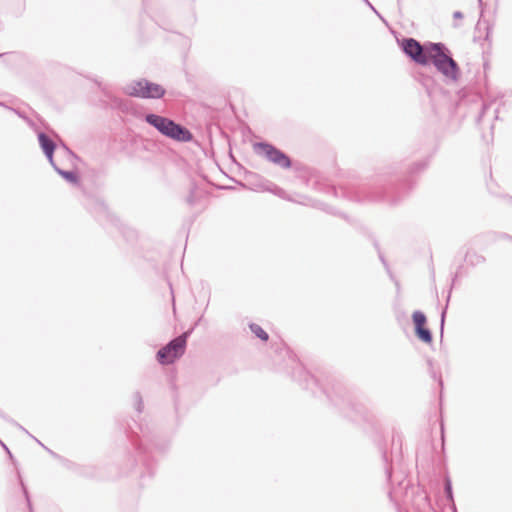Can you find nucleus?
I'll return each mask as SVG.
<instances>
[{
	"mask_svg": "<svg viewBox=\"0 0 512 512\" xmlns=\"http://www.w3.org/2000/svg\"><path fill=\"white\" fill-rule=\"evenodd\" d=\"M145 120L161 134L169 138L178 141H189L191 139V134L187 129L181 127L168 118L156 114H147L145 116Z\"/></svg>",
	"mask_w": 512,
	"mask_h": 512,
	"instance_id": "obj_2",
	"label": "nucleus"
},
{
	"mask_svg": "<svg viewBox=\"0 0 512 512\" xmlns=\"http://www.w3.org/2000/svg\"><path fill=\"white\" fill-rule=\"evenodd\" d=\"M453 18H454L455 20H461V19L463 18V14H462L461 12H459V11H456V12H454V14H453Z\"/></svg>",
	"mask_w": 512,
	"mask_h": 512,
	"instance_id": "obj_12",
	"label": "nucleus"
},
{
	"mask_svg": "<svg viewBox=\"0 0 512 512\" xmlns=\"http://www.w3.org/2000/svg\"><path fill=\"white\" fill-rule=\"evenodd\" d=\"M413 322L415 324L416 329L424 327V325L426 323V317L422 312L415 311L413 313Z\"/></svg>",
	"mask_w": 512,
	"mask_h": 512,
	"instance_id": "obj_9",
	"label": "nucleus"
},
{
	"mask_svg": "<svg viewBox=\"0 0 512 512\" xmlns=\"http://www.w3.org/2000/svg\"><path fill=\"white\" fill-rule=\"evenodd\" d=\"M38 138H39V143H40L41 148L43 149L49 162L53 165V152H54L53 142L43 133H40Z\"/></svg>",
	"mask_w": 512,
	"mask_h": 512,
	"instance_id": "obj_7",
	"label": "nucleus"
},
{
	"mask_svg": "<svg viewBox=\"0 0 512 512\" xmlns=\"http://www.w3.org/2000/svg\"><path fill=\"white\" fill-rule=\"evenodd\" d=\"M253 150L258 156L281 168H289L291 165L289 158L282 151L268 143H255Z\"/></svg>",
	"mask_w": 512,
	"mask_h": 512,
	"instance_id": "obj_5",
	"label": "nucleus"
},
{
	"mask_svg": "<svg viewBox=\"0 0 512 512\" xmlns=\"http://www.w3.org/2000/svg\"><path fill=\"white\" fill-rule=\"evenodd\" d=\"M251 331L263 341L268 340V334L257 324L250 325Z\"/></svg>",
	"mask_w": 512,
	"mask_h": 512,
	"instance_id": "obj_10",
	"label": "nucleus"
},
{
	"mask_svg": "<svg viewBox=\"0 0 512 512\" xmlns=\"http://www.w3.org/2000/svg\"><path fill=\"white\" fill-rule=\"evenodd\" d=\"M446 490H447L448 496L451 498L452 496H451V485H450V482H447Z\"/></svg>",
	"mask_w": 512,
	"mask_h": 512,
	"instance_id": "obj_13",
	"label": "nucleus"
},
{
	"mask_svg": "<svg viewBox=\"0 0 512 512\" xmlns=\"http://www.w3.org/2000/svg\"><path fill=\"white\" fill-rule=\"evenodd\" d=\"M416 335L425 343H430L432 341L431 333L425 327L416 329Z\"/></svg>",
	"mask_w": 512,
	"mask_h": 512,
	"instance_id": "obj_8",
	"label": "nucleus"
},
{
	"mask_svg": "<svg viewBox=\"0 0 512 512\" xmlns=\"http://www.w3.org/2000/svg\"><path fill=\"white\" fill-rule=\"evenodd\" d=\"M124 92L133 97L139 98H160L165 90L158 84L145 79L133 80L126 84Z\"/></svg>",
	"mask_w": 512,
	"mask_h": 512,
	"instance_id": "obj_3",
	"label": "nucleus"
},
{
	"mask_svg": "<svg viewBox=\"0 0 512 512\" xmlns=\"http://www.w3.org/2000/svg\"><path fill=\"white\" fill-rule=\"evenodd\" d=\"M404 52L410 56L415 62L426 65L429 63V55L427 53L428 44L421 46L414 39H406L402 44Z\"/></svg>",
	"mask_w": 512,
	"mask_h": 512,
	"instance_id": "obj_6",
	"label": "nucleus"
},
{
	"mask_svg": "<svg viewBox=\"0 0 512 512\" xmlns=\"http://www.w3.org/2000/svg\"><path fill=\"white\" fill-rule=\"evenodd\" d=\"M188 334V332L184 333L160 349L157 353L158 362L162 365H168L179 359L184 354Z\"/></svg>",
	"mask_w": 512,
	"mask_h": 512,
	"instance_id": "obj_4",
	"label": "nucleus"
},
{
	"mask_svg": "<svg viewBox=\"0 0 512 512\" xmlns=\"http://www.w3.org/2000/svg\"><path fill=\"white\" fill-rule=\"evenodd\" d=\"M427 53L429 62H432L437 70L445 77L456 80L458 67L456 62L445 52V47L439 43H429Z\"/></svg>",
	"mask_w": 512,
	"mask_h": 512,
	"instance_id": "obj_1",
	"label": "nucleus"
},
{
	"mask_svg": "<svg viewBox=\"0 0 512 512\" xmlns=\"http://www.w3.org/2000/svg\"><path fill=\"white\" fill-rule=\"evenodd\" d=\"M57 172L69 182L75 183L77 181V177L73 172L63 171L60 169H57Z\"/></svg>",
	"mask_w": 512,
	"mask_h": 512,
	"instance_id": "obj_11",
	"label": "nucleus"
}]
</instances>
